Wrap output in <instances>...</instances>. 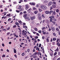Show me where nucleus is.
<instances>
[{
    "mask_svg": "<svg viewBox=\"0 0 60 60\" xmlns=\"http://www.w3.org/2000/svg\"><path fill=\"white\" fill-rule=\"evenodd\" d=\"M7 52H9V50L8 49L7 50Z\"/></svg>",
    "mask_w": 60,
    "mask_h": 60,
    "instance_id": "nucleus-63",
    "label": "nucleus"
},
{
    "mask_svg": "<svg viewBox=\"0 0 60 60\" xmlns=\"http://www.w3.org/2000/svg\"><path fill=\"white\" fill-rule=\"evenodd\" d=\"M52 23H53V25H55L56 23V22H55L52 21Z\"/></svg>",
    "mask_w": 60,
    "mask_h": 60,
    "instance_id": "nucleus-27",
    "label": "nucleus"
},
{
    "mask_svg": "<svg viewBox=\"0 0 60 60\" xmlns=\"http://www.w3.org/2000/svg\"><path fill=\"white\" fill-rule=\"evenodd\" d=\"M40 7L43 10H46L47 9V8L46 7V6L44 5H42Z\"/></svg>",
    "mask_w": 60,
    "mask_h": 60,
    "instance_id": "nucleus-1",
    "label": "nucleus"
},
{
    "mask_svg": "<svg viewBox=\"0 0 60 60\" xmlns=\"http://www.w3.org/2000/svg\"><path fill=\"white\" fill-rule=\"evenodd\" d=\"M19 14L20 15H22L23 14V13L22 12H20Z\"/></svg>",
    "mask_w": 60,
    "mask_h": 60,
    "instance_id": "nucleus-35",
    "label": "nucleus"
},
{
    "mask_svg": "<svg viewBox=\"0 0 60 60\" xmlns=\"http://www.w3.org/2000/svg\"><path fill=\"white\" fill-rule=\"evenodd\" d=\"M33 58H36V57H37L36 56H33Z\"/></svg>",
    "mask_w": 60,
    "mask_h": 60,
    "instance_id": "nucleus-55",
    "label": "nucleus"
},
{
    "mask_svg": "<svg viewBox=\"0 0 60 60\" xmlns=\"http://www.w3.org/2000/svg\"><path fill=\"white\" fill-rule=\"evenodd\" d=\"M60 60V57L59 58L57 59V60Z\"/></svg>",
    "mask_w": 60,
    "mask_h": 60,
    "instance_id": "nucleus-64",
    "label": "nucleus"
},
{
    "mask_svg": "<svg viewBox=\"0 0 60 60\" xmlns=\"http://www.w3.org/2000/svg\"><path fill=\"white\" fill-rule=\"evenodd\" d=\"M14 4H17V2L15 1L13 2Z\"/></svg>",
    "mask_w": 60,
    "mask_h": 60,
    "instance_id": "nucleus-50",
    "label": "nucleus"
},
{
    "mask_svg": "<svg viewBox=\"0 0 60 60\" xmlns=\"http://www.w3.org/2000/svg\"><path fill=\"white\" fill-rule=\"evenodd\" d=\"M46 22L47 24H49V21L48 20H46Z\"/></svg>",
    "mask_w": 60,
    "mask_h": 60,
    "instance_id": "nucleus-15",
    "label": "nucleus"
},
{
    "mask_svg": "<svg viewBox=\"0 0 60 60\" xmlns=\"http://www.w3.org/2000/svg\"><path fill=\"white\" fill-rule=\"evenodd\" d=\"M18 30H19L20 31H19V32H21V29H20V28H18Z\"/></svg>",
    "mask_w": 60,
    "mask_h": 60,
    "instance_id": "nucleus-30",
    "label": "nucleus"
},
{
    "mask_svg": "<svg viewBox=\"0 0 60 60\" xmlns=\"http://www.w3.org/2000/svg\"><path fill=\"white\" fill-rule=\"evenodd\" d=\"M36 34L37 36H40V35L38 33H37Z\"/></svg>",
    "mask_w": 60,
    "mask_h": 60,
    "instance_id": "nucleus-57",
    "label": "nucleus"
},
{
    "mask_svg": "<svg viewBox=\"0 0 60 60\" xmlns=\"http://www.w3.org/2000/svg\"><path fill=\"white\" fill-rule=\"evenodd\" d=\"M31 10H32V8H30L28 10H27V11L28 12H30L31 11Z\"/></svg>",
    "mask_w": 60,
    "mask_h": 60,
    "instance_id": "nucleus-8",
    "label": "nucleus"
},
{
    "mask_svg": "<svg viewBox=\"0 0 60 60\" xmlns=\"http://www.w3.org/2000/svg\"><path fill=\"white\" fill-rule=\"evenodd\" d=\"M56 30L57 31H59V29L57 27L56 28Z\"/></svg>",
    "mask_w": 60,
    "mask_h": 60,
    "instance_id": "nucleus-17",
    "label": "nucleus"
},
{
    "mask_svg": "<svg viewBox=\"0 0 60 60\" xmlns=\"http://www.w3.org/2000/svg\"><path fill=\"white\" fill-rule=\"evenodd\" d=\"M46 29L45 27H43L42 28V32H44L45 31Z\"/></svg>",
    "mask_w": 60,
    "mask_h": 60,
    "instance_id": "nucleus-4",
    "label": "nucleus"
},
{
    "mask_svg": "<svg viewBox=\"0 0 60 60\" xmlns=\"http://www.w3.org/2000/svg\"><path fill=\"white\" fill-rule=\"evenodd\" d=\"M34 29L35 31H38V29H37V28H34Z\"/></svg>",
    "mask_w": 60,
    "mask_h": 60,
    "instance_id": "nucleus-29",
    "label": "nucleus"
},
{
    "mask_svg": "<svg viewBox=\"0 0 60 60\" xmlns=\"http://www.w3.org/2000/svg\"><path fill=\"white\" fill-rule=\"evenodd\" d=\"M34 13L35 14H36L38 13V11H36L34 12Z\"/></svg>",
    "mask_w": 60,
    "mask_h": 60,
    "instance_id": "nucleus-19",
    "label": "nucleus"
},
{
    "mask_svg": "<svg viewBox=\"0 0 60 60\" xmlns=\"http://www.w3.org/2000/svg\"><path fill=\"white\" fill-rule=\"evenodd\" d=\"M49 4L51 5V4H53V2H51H51H49Z\"/></svg>",
    "mask_w": 60,
    "mask_h": 60,
    "instance_id": "nucleus-34",
    "label": "nucleus"
},
{
    "mask_svg": "<svg viewBox=\"0 0 60 60\" xmlns=\"http://www.w3.org/2000/svg\"><path fill=\"white\" fill-rule=\"evenodd\" d=\"M53 34L55 36H56V34L55 33H53Z\"/></svg>",
    "mask_w": 60,
    "mask_h": 60,
    "instance_id": "nucleus-51",
    "label": "nucleus"
},
{
    "mask_svg": "<svg viewBox=\"0 0 60 60\" xmlns=\"http://www.w3.org/2000/svg\"><path fill=\"white\" fill-rule=\"evenodd\" d=\"M41 2L43 3H46L47 2V1H44L43 0H41Z\"/></svg>",
    "mask_w": 60,
    "mask_h": 60,
    "instance_id": "nucleus-9",
    "label": "nucleus"
},
{
    "mask_svg": "<svg viewBox=\"0 0 60 60\" xmlns=\"http://www.w3.org/2000/svg\"><path fill=\"white\" fill-rule=\"evenodd\" d=\"M10 34V32H8L7 34V35H9V34Z\"/></svg>",
    "mask_w": 60,
    "mask_h": 60,
    "instance_id": "nucleus-58",
    "label": "nucleus"
},
{
    "mask_svg": "<svg viewBox=\"0 0 60 60\" xmlns=\"http://www.w3.org/2000/svg\"><path fill=\"white\" fill-rule=\"evenodd\" d=\"M29 5L28 4H27L25 5V6L26 7L25 9L26 10H27L29 8Z\"/></svg>",
    "mask_w": 60,
    "mask_h": 60,
    "instance_id": "nucleus-3",
    "label": "nucleus"
},
{
    "mask_svg": "<svg viewBox=\"0 0 60 60\" xmlns=\"http://www.w3.org/2000/svg\"><path fill=\"white\" fill-rule=\"evenodd\" d=\"M11 18H9L8 19V21H11Z\"/></svg>",
    "mask_w": 60,
    "mask_h": 60,
    "instance_id": "nucleus-48",
    "label": "nucleus"
},
{
    "mask_svg": "<svg viewBox=\"0 0 60 60\" xmlns=\"http://www.w3.org/2000/svg\"><path fill=\"white\" fill-rule=\"evenodd\" d=\"M25 19H27L29 21L30 20V19H29V18L28 17H26L25 18Z\"/></svg>",
    "mask_w": 60,
    "mask_h": 60,
    "instance_id": "nucleus-10",
    "label": "nucleus"
},
{
    "mask_svg": "<svg viewBox=\"0 0 60 60\" xmlns=\"http://www.w3.org/2000/svg\"><path fill=\"white\" fill-rule=\"evenodd\" d=\"M22 33H23V34L25 33V30H23L22 31Z\"/></svg>",
    "mask_w": 60,
    "mask_h": 60,
    "instance_id": "nucleus-61",
    "label": "nucleus"
},
{
    "mask_svg": "<svg viewBox=\"0 0 60 60\" xmlns=\"http://www.w3.org/2000/svg\"><path fill=\"white\" fill-rule=\"evenodd\" d=\"M56 38H53V40L54 41H56Z\"/></svg>",
    "mask_w": 60,
    "mask_h": 60,
    "instance_id": "nucleus-32",
    "label": "nucleus"
},
{
    "mask_svg": "<svg viewBox=\"0 0 60 60\" xmlns=\"http://www.w3.org/2000/svg\"><path fill=\"white\" fill-rule=\"evenodd\" d=\"M53 4H56V2L55 1L53 2Z\"/></svg>",
    "mask_w": 60,
    "mask_h": 60,
    "instance_id": "nucleus-43",
    "label": "nucleus"
},
{
    "mask_svg": "<svg viewBox=\"0 0 60 60\" xmlns=\"http://www.w3.org/2000/svg\"><path fill=\"white\" fill-rule=\"evenodd\" d=\"M42 39L43 40V39H45V37H44V36H43L42 37Z\"/></svg>",
    "mask_w": 60,
    "mask_h": 60,
    "instance_id": "nucleus-62",
    "label": "nucleus"
},
{
    "mask_svg": "<svg viewBox=\"0 0 60 60\" xmlns=\"http://www.w3.org/2000/svg\"><path fill=\"white\" fill-rule=\"evenodd\" d=\"M56 12H55V11H54L53 12V13L52 14V15H53V14H54V15H56Z\"/></svg>",
    "mask_w": 60,
    "mask_h": 60,
    "instance_id": "nucleus-20",
    "label": "nucleus"
},
{
    "mask_svg": "<svg viewBox=\"0 0 60 60\" xmlns=\"http://www.w3.org/2000/svg\"><path fill=\"white\" fill-rule=\"evenodd\" d=\"M37 54H38V52H35L33 54L34 56H35V55H37Z\"/></svg>",
    "mask_w": 60,
    "mask_h": 60,
    "instance_id": "nucleus-21",
    "label": "nucleus"
},
{
    "mask_svg": "<svg viewBox=\"0 0 60 60\" xmlns=\"http://www.w3.org/2000/svg\"><path fill=\"white\" fill-rule=\"evenodd\" d=\"M29 4L31 5H34L35 4L34 3H30Z\"/></svg>",
    "mask_w": 60,
    "mask_h": 60,
    "instance_id": "nucleus-7",
    "label": "nucleus"
},
{
    "mask_svg": "<svg viewBox=\"0 0 60 60\" xmlns=\"http://www.w3.org/2000/svg\"><path fill=\"white\" fill-rule=\"evenodd\" d=\"M26 16H27V14H25L24 15L23 17H24V18H25V17H26Z\"/></svg>",
    "mask_w": 60,
    "mask_h": 60,
    "instance_id": "nucleus-25",
    "label": "nucleus"
},
{
    "mask_svg": "<svg viewBox=\"0 0 60 60\" xmlns=\"http://www.w3.org/2000/svg\"><path fill=\"white\" fill-rule=\"evenodd\" d=\"M23 2V0H19V4H20V3H21V2Z\"/></svg>",
    "mask_w": 60,
    "mask_h": 60,
    "instance_id": "nucleus-26",
    "label": "nucleus"
},
{
    "mask_svg": "<svg viewBox=\"0 0 60 60\" xmlns=\"http://www.w3.org/2000/svg\"><path fill=\"white\" fill-rule=\"evenodd\" d=\"M53 21H56V19H53Z\"/></svg>",
    "mask_w": 60,
    "mask_h": 60,
    "instance_id": "nucleus-56",
    "label": "nucleus"
},
{
    "mask_svg": "<svg viewBox=\"0 0 60 60\" xmlns=\"http://www.w3.org/2000/svg\"><path fill=\"white\" fill-rule=\"evenodd\" d=\"M42 17L43 18H45V17L44 16V15H42Z\"/></svg>",
    "mask_w": 60,
    "mask_h": 60,
    "instance_id": "nucleus-46",
    "label": "nucleus"
},
{
    "mask_svg": "<svg viewBox=\"0 0 60 60\" xmlns=\"http://www.w3.org/2000/svg\"><path fill=\"white\" fill-rule=\"evenodd\" d=\"M38 18L39 19V20L41 19V16H38Z\"/></svg>",
    "mask_w": 60,
    "mask_h": 60,
    "instance_id": "nucleus-18",
    "label": "nucleus"
},
{
    "mask_svg": "<svg viewBox=\"0 0 60 60\" xmlns=\"http://www.w3.org/2000/svg\"><path fill=\"white\" fill-rule=\"evenodd\" d=\"M33 10H37V9L36 8H35V7H33Z\"/></svg>",
    "mask_w": 60,
    "mask_h": 60,
    "instance_id": "nucleus-37",
    "label": "nucleus"
},
{
    "mask_svg": "<svg viewBox=\"0 0 60 60\" xmlns=\"http://www.w3.org/2000/svg\"><path fill=\"white\" fill-rule=\"evenodd\" d=\"M53 18V19H54L55 18V17L54 16H50L49 17V18Z\"/></svg>",
    "mask_w": 60,
    "mask_h": 60,
    "instance_id": "nucleus-16",
    "label": "nucleus"
},
{
    "mask_svg": "<svg viewBox=\"0 0 60 60\" xmlns=\"http://www.w3.org/2000/svg\"><path fill=\"white\" fill-rule=\"evenodd\" d=\"M38 32L39 33H41V30H39L38 31Z\"/></svg>",
    "mask_w": 60,
    "mask_h": 60,
    "instance_id": "nucleus-59",
    "label": "nucleus"
},
{
    "mask_svg": "<svg viewBox=\"0 0 60 60\" xmlns=\"http://www.w3.org/2000/svg\"><path fill=\"white\" fill-rule=\"evenodd\" d=\"M42 50L43 51V53H44V52H45V51H44V49L43 48L42 49Z\"/></svg>",
    "mask_w": 60,
    "mask_h": 60,
    "instance_id": "nucleus-39",
    "label": "nucleus"
},
{
    "mask_svg": "<svg viewBox=\"0 0 60 60\" xmlns=\"http://www.w3.org/2000/svg\"><path fill=\"white\" fill-rule=\"evenodd\" d=\"M11 16V14H8L7 15V16H8H8Z\"/></svg>",
    "mask_w": 60,
    "mask_h": 60,
    "instance_id": "nucleus-49",
    "label": "nucleus"
},
{
    "mask_svg": "<svg viewBox=\"0 0 60 60\" xmlns=\"http://www.w3.org/2000/svg\"><path fill=\"white\" fill-rule=\"evenodd\" d=\"M56 5L54 4H53L52 6H51L50 7V10H51L52 9H53V8H56Z\"/></svg>",
    "mask_w": 60,
    "mask_h": 60,
    "instance_id": "nucleus-2",
    "label": "nucleus"
},
{
    "mask_svg": "<svg viewBox=\"0 0 60 60\" xmlns=\"http://www.w3.org/2000/svg\"><path fill=\"white\" fill-rule=\"evenodd\" d=\"M27 40H28L29 39V37H27Z\"/></svg>",
    "mask_w": 60,
    "mask_h": 60,
    "instance_id": "nucleus-44",
    "label": "nucleus"
},
{
    "mask_svg": "<svg viewBox=\"0 0 60 60\" xmlns=\"http://www.w3.org/2000/svg\"><path fill=\"white\" fill-rule=\"evenodd\" d=\"M59 11V10L58 9H57L56 11V12L58 13Z\"/></svg>",
    "mask_w": 60,
    "mask_h": 60,
    "instance_id": "nucleus-31",
    "label": "nucleus"
},
{
    "mask_svg": "<svg viewBox=\"0 0 60 60\" xmlns=\"http://www.w3.org/2000/svg\"><path fill=\"white\" fill-rule=\"evenodd\" d=\"M23 34H23V35H26V33H25V32H24V33H23Z\"/></svg>",
    "mask_w": 60,
    "mask_h": 60,
    "instance_id": "nucleus-42",
    "label": "nucleus"
},
{
    "mask_svg": "<svg viewBox=\"0 0 60 60\" xmlns=\"http://www.w3.org/2000/svg\"><path fill=\"white\" fill-rule=\"evenodd\" d=\"M21 6H20L19 7V8H17V9H21Z\"/></svg>",
    "mask_w": 60,
    "mask_h": 60,
    "instance_id": "nucleus-28",
    "label": "nucleus"
},
{
    "mask_svg": "<svg viewBox=\"0 0 60 60\" xmlns=\"http://www.w3.org/2000/svg\"><path fill=\"white\" fill-rule=\"evenodd\" d=\"M53 11H50V12H49V14L50 15L51 14V13H52V12H53Z\"/></svg>",
    "mask_w": 60,
    "mask_h": 60,
    "instance_id": "nucleus-14",
    "label": "nucleus"
},
{
    "mask_svg": "<svg viewBox=\"0 0 60 60\" xmlns=\"http://www.w3.org/2000/svg\"><path fill=\"white\" fill-rule=\"evenodd\" d=\"M16 11L17 12V13H19V10H16Z\"/></svg>",
    "mask_w": 60,
    "mask_h": 60,
    "instance_id": "nucleus-45",
    "label": "nucleus"
},
{
    "mask_svg": "<svg viewBox=\"0 0 60 60\" xmlns=\"http://www.w3.org/2000/svg\"><path fill=\"white\" fill-rule=\"evenodd\" d=\"M29 51H30V49H28L27 50V52H29Z\"/></svg>",
    "mask_w": 60,
    "mask_h": 60,
    "instance_id": "nucleus-47",
    "label": "nucleus"
},
{
    "mask_svg": "<svg viewBox=\"0 0 60 60\" xmlns=\"http://www.w3.org/2000/svg\"><path fill=\"white\" fill-rule=\"evenodd\" d=\"M22 56H24V55H25V52H23L22 54Z\"/></svg>",
    "mask_w": 60,
    "mask_h": 60,
    "instance_id": "nucleus-33",
    "label": "nucleus"
},
{
    "mask_svg": "<svg viewBox=\"0 0 60 60\" xmlns=\"http://www.w3.org/2000/svg\"><path fill=\"white\" fill-rule=\"evenodd\" d=\"M24 10V9L23 8H22L20 9H19V11H23Z\"/></svg>",
    "mask_w": 60,
    "mask_h": 60,
    "instance_id": "nucleus-11",
    "label": "nucleus"
},
{
    "mask_svg": "<svg viewBox=\"0 0 60 60\" xmlns=\"http://www.w3.org/2000/svg\"><path fill=\"white\" fill-rule=\"evenodd\" d=\"M2 46H3V47H4V44L3 43L2 44Z\"/></svg>",
    "mask_w": 60,
    "mask_h": 60,
    "instance_id": "nucleus-60",
    "label": "nucleus"
},
{
    "mask_svg": "<svg viewBox=\"0 0 60 60\" xmlns=\"http://www.w3.org/2000/svg\"><path fill=\"white\" fill-rule=\"evenodd\" d=\"M2 57H5V55L4 54H3L2 56Z\"/></svg>",
    "mask_w": 60,
    "mask_h": 60,
    "instance_id": "nucleus-38",
    "label": "nucleus"
},
{
    "mask_svg": "<svg viewBox=\"0 0 60 60\" xmlns=\"http://www.w3.org/2000/svg\"><path fill=\"white\" fill-rule=\"evenodd\" d=\"M50 21L51 22H52V20H53V19L52 18H50Z\"/></svg>",
    "mask_w": 60,
    "mask_h": 60,
    "instance_id": "nucleus-22",
    "label": "nucleus"
},
{
    "mask_svg": "<svg viewBox=\"0 0 60 60\" xmlns=\"http://www.w3.org/2000/svg\"><path fill=\"white\" fill-rule=\"evenodd\" d=\"M45 13L46 14H49V11H45Z\"/></svg>",
    "mask_w": 60,
    "mask_h": 60,
    "instance_id": "nucleus-12",
    "label": "nucleus"
},
{
    "mask_svg": "<svg viewBox=\"0 0 60 60\" xmlns=\"http://www.w3.org/2000/svg\"><path fill=\"white\" fill-rule=\"evenodd\" d=\"M49 39L48 38L46 39V42H49Z\"/></svg>",
    "mask_w": 60,
    "mask_h": 60,
    "instance_id": "nucleus-36",
    "label": "nucleus"
},
{
    "mask_svg": "<svg viewBox=\"0 0 60 60\" xmlns=\"http://www.w3.org/2000/svg\"><path fill=\"white\" fill-rule=\"evenodd\" d=\"M14 53H17V51L14 48Z\"/></svg>",
    "mask_w": 60,
    "mask_h": 60,
    "instance_id": "nucleus-13",
    "label": "nucleus"
},
{
    "mask_svg": "<svg viewBox=\"0 0 60 60\" xmlns=\"http://www.w3.org/2000/svg\"><path fill=\"white\" fill-rule=\"evenodd\" d=\"M16 25H15L13 26V28H15V27H16Z\"/></svg>",
    "mask_w": 60,
    "mask_h": 60,
    "instance_id": "nucleus-52",
    "label": "nucleus"
},
{
    "mask_svg": "<svg viewBox=\"0 0 60 60\" xmlns=\"http://www.w3.org/2000/svg\"><path fill=\"white\" fill-rule=\"evenodd\" d=\"M57 54V52H55L54 54V56H56Z\"/></svg>",
    "mask_w": 60,
    "mask_h": 60,
    "instance_id": "nucleus-41",
    "label": "nucleus"
},
{
    "mask_svg": "<svg viewBox=\"0 0 60 60\" xmlns=\"http://www.w3.org/2000/svg\"><path fill=\"white\" fill-rule=\"evenodd\" d=\"M35 19V17L34 16L31 17H30V19L31 20H34V19Z\"/></svg>",
    "mask_w": 60,
    "mask_h": 60,
    "instance_id": "nucleus-5",
    "label": "nucleus"
},
{
    "mask_svg": "<svg viewBox=\"0 0 60 60\" xmlns=\"http://www.w3.org/2000/svg\"><path fill=\"white\" fill-rule=\"evenodd\" d=\"M10 29V27H9L7 28V30H9V29Z\"/></svg>",
    "mask_w": 60,
    "mask_h": 60,
    "instance_id": "nucleus-54",
    "label": "nucleus"
},
{
    "mask_svg": "<svg viewBox=\"0 0 60 60\" xmlns=\"http://www.w3.org/2000/svg\"><path fill=\"white\" fill-rule=\"evenodd\" d=\"M41 44H40L39 46L38 47H41Z\"/></svg>",
    "mask_w": 60,
    "mask_h": 60,
    "instance_id": "nucleus-53",
    "label": "nucleus"
},
{
    "mask_svg": "<svg viewBox=\"0 0 60 60\" xmlns=\"http://www.w3.org/2000/svg\"><path fill=\"white\" fill-rule=\"evenodd\" d=\"M52 31H53V32H54L55 31V28L54 27H53L52 29Z\"/></svg>",
    "mask_w": 60,
    "mask_h": 60,
    "instance_id": "nucleus-23",
    "label": "nucleus"
},
{
    "mask_svg": "<svg viewBox=\"0 0 60 60\" xmlns=\"http://www.w3.org/2000/svg\"><path fill=\"white\" fill-rule=\"evenodd\" d=\"M50 50L51 51H52V52L51 53H50V54L51 56H52L53 55V51L51 49Z\"/></svg>",
    "mask_w": 60,
    "mask_h": 60,
    "instance_id": "nucleus-6",
    "label": "nucleus"
},
{
    "mask_svg": "<svg viewBox=\"0 0 60 60\" xmlns=\"http://www.w3.org/2000/svg\"><path fill=\"white\" fill-rule=\"evenodd\" d=\"M18 22L19 23H22V22L21 20L18 21Z\"/></svg>",
    "mask_w": 60,
    "mask_h": 60,
    "instance_id": "nucleus-40",
    "label": "nucleus"
},
{
    "mask_svg": "<svg viewBox=\"0 0 60 60\" xmlns=\"http://www.w3.org/2000/svg\"><path fill=\"white\" fill-rule=\"evenodd\" d=\"M58 50H59L58 48V47H57V49L55 50V51H58Z\"/></svg>",
    "mask_w": 60,
    "mask_h": 60,
    "instance_id": "nucleus-24",
    "label": "nucleus"
}]
</instances>
